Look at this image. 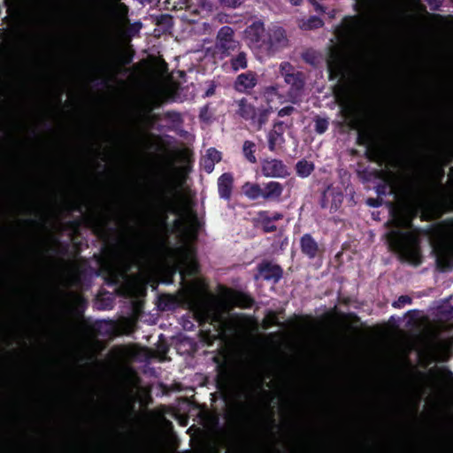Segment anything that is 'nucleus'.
Here are the masks:
<instances>
[{"mask_svg":"<svg viewBox=\"0 0 453 453\" xmlns=\"http://www.w3.org/2000/svg\"><path fill=\"white\" fill-rule=\"evenodd\" d=\"M412 303V298L409 296L403 295L398 297L397 300L394 301L392 306L395 309H401L405 304H411Z\"/></svg>","mask_w":453,"mask_h":453,"instance_id":"72a5a7b5","label":"nucleus"},{"mask_svg":"<svg viewBox=\"0 0 453 453\" xmlns=\"http://www.w3.org/2000/svg\"><path fill=\"white\" fill-rule=\"evenodd\" d=\"M83 205L78 202H73L69 203L68 211L82 212Z\"/></svg>","mask_w":453,"mask_h":453,"instance_id":"a19ab883","label":"nucleus"},{"mask_svg":"<svg viewBox=\"0 0 453 453\" xmlns=\"http://www.w3.org/2000/svg\"><path fill=\"white\" fill-rule=\"evenodd\" d=\"M294 111H295V108L293 106L288 105V106L281 108L278 111V116L281 117V118H283L285 116H289L293 113Z\"/></svg>","mask_w":453,"mask_h":453,"instance_id":"58836bf2","label":"nucleus"},{"mask_svg":"<svg viewBox=\"0 0 453 453\" xmlns=\"http://www.w3.org/2000/svg\"><path fill=\"white\" fill-rule=\"evenodd\" d=\"M95 231L104 242L112 241L114 247L122 248L129 244L128 239L122 233L118 237H113L118 231L115 227L109 226L106 223H97Z\"/></svg>","mask_w":453,"mask_h":453,"instance_id":"9b49d317","label":"nucleus"},{"mask_svg":"<svg viewBox=\"0 0 453 453\" xmlns=\"http://www.w3.org/2000/svg\"><path fill=\"white\" fill-rule=\"evenodd\" d=\"M244 39L252 50L265 56L274 55L288 42L283 27H273L266 30L261 20H255L245 28Z\"/></svg>","mask_w":453,"mask_h":453,"instance_id":"f257e3e1","label":"nucleus"},{"mask_svg":"<svg viewBox=\"0 0 453 453\" xmlns=\"http://www.w3.org/2000/svg\"><path fill=\"white\" fill-rule=\"evenodd\" d=\"M284 129H272L267 134L268 150L272 152L276 150L277 146L285 142Z\"/></svg>","mask_w":453,"mask_h":453,"instance_id":"5701e85b","label":"nucleus"},{"mask_svg":"<svg viewBox=\"0 0 453 453\" xmlns=\"http://www.w3.org/2000/svg\"><path fill=\"white\" fill-rule=\"evenodd\" d=\"M416 163L411 157L399 158L395 167L400 171L388 173V184L391 191L404 199L413 198L421 191L422 177L413 171Z\"/></svg>","mask_w":453,"mask_h":453,"instance_id":"f03ea898","label":"nucleus"},{"mask_svg":"<svg viewBox=\"0 0 453 453\" xmlns=\"http://www.w3.org/2000/svg\"><path fill=\"white\" fill-rule=\"evenodd\" d=\"M199 119L203 123H210L212 119V113L210 111V105L207 104L203 105L199 111Z\"/></svg>","mask_w":453,"mask_h":453,"instance_id":"c756f323","label":"nucleus"},{"mask_svg":"<svg viewBox=\"0 0 453 453\" xmlns=\"http://www.w3.org/2000/svg\"><path fill=\"white\" fill-rule=\"evenodd\" d=\"M386 189H387V185L378 186L377 193L379 195H385L386 194Z\"/></svg>","mask_w":453,"mask_h":453,"instance_id":"8fccbe9b","label":"nucleus"},{"mask_svg":"<svg viewBox=\"0 0 453 453\" xmlns=\"http://www.w3.org/2000/svg\"><path fill=\"white\" fill-rule=\"evenodd\" d=\"M230 299L236 307L241 309H250L255 304V299L250 295L242 291H234Z\"/></svg>","mask_w":453,"mask_h":453,"instance_id":"412c9836","label":"nucleus"},{"mask_svg":"<svg viewBox=\"0 0 453 453\" xmlns=\"http://www.w3.org/2000/svg\"><path fill=\"white\" fill-rule=\"evenodd\" d=\"M314 131L319 134H323L326 132L329 127V119L316 115L313 119Z\"/></svg>","mask_w":453,"mask_h":453,"instance_id":"cd10ccee","label":"nucleus"},{"mask_svg":"<svg viewBox=\"0 0 453 453\" xmlns=\"http://www.w3.org/2000/svg\"><path fill=\"white\" fill-rule=\"evenodd\" d=\"M173 115L179 116V113L173 112Z\"/></svg>","mask_w":453,"mask_h":453,"instance_id":"69168bd1","label":"nucleus"},{"mask_svg":"<svg viewBox=\"0 0 453 453\" xmlns=\"http://www.w3.org/2000/svg\"><path fill=\"white\" fill-rule=\"evenodd\" d=\"M215 91H216V85L214 84V82H211L209 85V87L207 88V89L205 90L203 96L210 97L215 94Z\"/></svg>","mask_w":453,"mask_h":453,"instance_id":"79ce46f5","label":"nucleus"},{"mask_svg":"<svg viewBox=\"0 0 453 453\" xmlns=\"http://www.w3.org/2000/svg\"><path fill=\"white\" fill-rule=\"evenodd\" d=\"M296 174L301 178H306L314 171V164L305 159L299 160L296 165Z\"/></svg>","mask_w":453,"mask_h":453,"instance_id":"393cba45","label":"nucleus"},{"mask_svg":"<svg viewBox=\"0 0 453 453\" xmlns=\"http://www.w3.org/2000/svg\"><path fill=\"white\" fill-rule=\"evenodd\" d=\"M202 165H203L205 172L210 173L213 171L215 163H213L211 160L204 157V158H203Z\"/></svg>","mask_w":453,"mask_h":453,"instance_id":"e433bc0d","label":"nucleus"},{"mask_svg":"<svg viewBox=\"0 0 453 453\" xmlns=\"http://www.w3.org/2000/svg\"><path fill=\"white\" fill-rule=\"evenodd\" d=\"M310 21L315 23L313 25V27H322L323 26V21L320 19H319V18L313 17Z\"/></svg>","mask_w":453,"mask_h":453,"instance_id":"49530a36","label":"nucleus"},{"mask_svg":"<svg viewBox=\"0 0 453 453\" xmlns=\"http://www.w3.org/2000/svg\"><path fill=\"white\" fill-rule=\"evenodd\" d=\"M234 376L232 371L226 366L221 367L216 376L217 389L226 397L233 390Z\"/></svg>","mask_w":453,"mask_h":453,"instance_id":"f3484780","label":"nucleus"},{"mask_svg":"<svg viewBox=\"0 0 453 453\" xmlns=\"http://www.w3.org/2000/svg\"><path fill=\"white\" fill-rule=\"evenodd\" d=\"M269 423H270V426L271 427H274L276 426V422H275V419H274V417H273V414H272L269 418Z\"/></svg>","mask_w":453,"mask_h":453,"instance_id":"603ef678","label":"nucleus"},{"mask_svg":"<svg viewBox=\"0 0 453 453\" xmlns=\"http://www.w3.org/2000/svg\"><path fill=\"white\" fill-rule=\"evenodd\" d=\"M266 323H267V325L265 326V328H268L270 326H280V325L278 316L275 311H270L267 313Z\"/></svg>","mask_w":453,"mask_h":453,"instance_id":"f704fd0d","label":"nucleus"},{"mask_svg":"<svg viewBox=\"0 0 453 453\" xmlns=\"http://www.w3.org/2000/svg\"><path fill=\"white\" fill-rule=\"evenodd\" d=\"M283 121L278 120L274 122L273 129H283Z\"/></svg>","mask_w":453,"mask_h":453,"instance_id":"3c124183","label":"nucleus"},{"mask_svg":"<svg viewBox=\"0 0 453 453\" xmlns=\"http://www.w3.org/2000/svg\"><path fill=\"white\" fill-rule=\"evenodd\" d=\"M138 2L143 5L145 4H157L160 0H138Z\"/></svg>","mask_w":453,"mask_h":453,"instance_id":"de8ad7c7","label":"nucleus"},{"mask_svg":"<svg viewBox=\"0 0 453 453\" xmlns=\"http://www.w3.org/2000/svg\"><path fill=\"white\" fill-rule=\"evenodd\" d=\"M389 248L399 254L402 260L414 265L422 262L420 250L413 242L412 235L408 232L393 230L387 234Z\"/></svg>","mask_w":453,"mask_h":453,"instance_id":"20e7f679","label":"nucleus"},{"mask_svg":"<svg viewBox=\"0 0 453 453\" xmlns=\"http://www.w3.org/2000/svg\"><path fill=\"white\" fill-rule=\"evenodd\" d=\"M350 127H351L352 129H357V123H353Z\"/></svg>","mask_w":453,"mask_h":453,"instance_id":"052dcab7","label":"nucleus"},{"mask_svg":"<svg viewBox=\"0 0 453 453\" xmlns=\"http://www.w3.org/2000/svg\"><path fill=\"white\" fill-rule=\"evenodd\" d=\"M114 1L117 2L114 7L115 13L121 19L127 18L128 14V7L125 4L119 3L120 0Z\"/></svg>","mask_w":453,"mask_h":453,"instance_id":"2f4dec72","label":"nucleus"},{"mask_svg":"<svg viewBox=\"0 0 453 453\" xmlns=\"http://www.w3.org/2000/svg\"><path fill=\"white\" fill-rule=\"evenodd\" d=\"M450 176L453 177V166L450 168Z\"/></svg>","mask_w":453,"mask_h":453,"instance_id":"e2e57ef3","label":"nucleus"},{"mask_svg":"<svg viewBox=\"0 0 453 453\" xmlns=\"http://www.w3.org/2000/svg\"><path fill=\"white\" fill-rule=\"evenodd\" d=\"M302 58L305 63H307L312 66H317V65L319 63L317 53L311 50H308L305 52H303L302 54Z\"/></svg>","mask_w":453,"mask_h":453,"instance_id":"c85d7f7f","label":"nucleus"},{"mask_svg":"<svg viewBox=\"0 0 453 453\" xmlns=\"http://www.w3.org/2000/svg\"><path fill=\"white\" fill-rule=\"evenodd\" d=\"M262 393H263L264 395H269V393H268L267 391H265V389H263V390H262Z\"/></svg>","mask_w":453,"mask_h":453,"instance_id":"680f3d73","label":"nucleus"},{"mask_svg":"<svg viewBox=\"0 0 453 453\" xmlns=\"http://www.w3.org/2000/svg\"><path fill=\"white\" fill-rule=\"evenodd\" d=\"M219 196L221 199L229 201L234 188V176L232 173H224L217 181Z\"/></svg>","mask_w":453,"mask_h":453,"instance_id":"a211bd4d","label":"nucleus"},{"mask_svg":"<svg viewBox=\"0 0 453 453\" xmlns=\"http://www.w3.org/2000/svg\"><path fill=\"white\" fill-rule=\"evenodd\" d=\"M81 220L80 219H73L68 222L69 227L76 228L80 226Z\"/></svg>","mask_w":453,"mask_h":453,"instance_id":"09e8293b","label":"nucleus"},{"mask_svg":"<svg viewBox=\"0 0 453 453\" xmlns=\"http://www.w3.org/2000/svg\"><path fill=\"white\" fill-rule=\"evenodd\" d=\"M107 70L111 71V72L115 71L116 70V65H107Z\"/></svg>","mask_w":453,"mask_h":453,"instance_id":"5fc2aeb1","label":"nucleus"},{"mask_svg":"<svg viewBox=\"0 0 453 453\" xmlns=\"http://www.w3.org/2000/svg\"><path fill=\"white\" fill-rule=\"evenodd\" d=\"M26 222L32 226H44L45 225V219L43 216H40L38 219H28L26 220Z\"/></svg>","mask_w":453,"mask_h":453,"instance_id":"ea45409f","label":"nucleus"},{"mask_svg":"<svg viewBox=\"0 0 453 453\" xmlns=\"http://www.w3.org/2000/svg\"><path fill=\"white\" fill-rule=\"evenodd\" d=\"M270 219L274 221H278L283 219V214L280 212H274L272 216H270Z\"/></svg>","mask_w":453,"mask_h":453,"instance_id":"a18cd8bd","label":"nucleus"},{"mask_svg":"<svg viewBox=\"0 0 453 453\" xmlns=\"http://www.w3.org/2000/svg\"><path fill=\"white\" fill-rule=\"evenodd\" d=\"M237 114L257 131H259L268 122L272 108L269 105L254 106L246 98H242L237 102Z\"/></svg>","mask_w":453,"mask_h":453,"instance_id":"39448f33","label":"nucleus"},{"mask_svg":"<svg viewBox=\"0 0 453 453\" xmlns=\"http://www.w3.org/2000/svg\"><path fill=\"white\" fill-rule=\"evenodd\" d=\"M441 203L446 211H453V195L444 197Z\"/></svg>","mask_w":453,"mask_h":453,"instance_id":"c9c22d12","label":"nucleus"},{"mask_svg":"<svg viewBox=\"0 0 453 453\" xmlns=\"http://www.w3.org/2000/svg\"><path fill=\"white\" fill-rule=\"evenodd\" d=\"M242 48V43L234 38V30L229 26H224L217 33L214 49L220 59L232 56Z\"/></svg>","mask_w":453,"mask_h":453,"instance_id":"6e6552de","label":"nucleus"},{"mask_svg":"<svg viewBox=\"0 0 453 453\" xmlns=\"http://www.w3.org/2000/svg\"><path fill=\"white\" fill-rule=\"evenodd\" d=\"M281 71L284 81L290 86L291 91L300 93L305 84L304 73L301 71H296L289 63L282 64Z\"/></svg>","mask_w":453,"mask_h":453,"instance_id":"9d476101","label":"nucleus"},{"mask_svg":"<svg viewBox=\"0 0 453 453\" xmlns=\"http://www.w3.org/2000/svg\"><path fill=\"white\" fill-rule=\"evenodd\" d=\"M173 273L174 272L169 273L168 275L165 276V278L162 280L163 283L165 284H171L173 283Z\"/></svg>","mask_w":453,"mask_h":453,"instance_id":"c03bdc74","label":"nucleus"},{"mask_svg":"<svg viewBox=\"0 0 453 453\" xmlns=\"http://www.w3.org/2000/svg\"><path fill=\"white\" fill-rule=\"evenodd\" d=\"M222 4L230 8H236L242 4V0H219Z\"/></svg>","mask_w":453,"mask_h":453,"instance_id":"4c0bfd02","label":"nucleus"},{"mask_svg":"<svg viewBox=\"0 0 453 453\" xmlns=\"http://www.w3.org/2000/svg\"><path fill=\"white\" fill-rule=\"evenodd\" d=\"M438 172H439L440 179L441 180L444 177V170H443V168H441V167L439 168Z\"/></svg>","mask_w":453,"mask_h":453,"instance_id":"864d4df0","label":"nucleus"},{"mask_svg":"<svg viewBox=\"0 0 453 453\" xmlns=\"http://www.w3.org/2000/svg\"><path fill=\"white\" fill-rule=\"evenodd\" d=\"M206 158L211 160L213 163H219L222 159V154L215 148H210L206 151Z\"/></svg>","mask_w":453,"mask_h":453,"instance_id":"473e14b6","label":"nucleus"},{"mask_svg":"<svg viewBox=\"0 0 453 453\" xmlns=\"http://www.w3.org/2000/svg\"><path fill=\"white\" fill-rule=\"evenodd\" d=\"M173 115L179 116V113L173 112Z\"/></svg>","mask_w":453,"mask_h":453,"instance_id":"0e129e2a","label":"nucleus"},{"mask_svg":"<svg viewBox=\"0 0 453 453\" xmlns=\"http://www.w3.org/2000/svg\"><path fill=\"white\" fill-rule=\"evenodd\" d=\"M244 196L255 201L263 198L265 201L279 202L282 196L284 187L278 181H269L262 188L258 183L245 182L242 187Z\"/></svg>","mask_w":453,"mask_h":453,"instance_id":"423d86ee","label":"nucleus"},{"mask_svg":"<svg viewBox=\"0 0 453 453\" xmlns=\"http://www.w3.org/2000/svg\"><path fill=\"white\" fill-rule=\"evenodd\" d=\"M257 271L263 280L278 283L283 276V269L280 265L264 260L257 265Z\"/></svg>","mask_w":453,"mask_h":453,"instance_id":"dca6fc26","label":"nucleus"},{"mask_svg":"<svg viewBox=\"0 0 453 453\" xmlns=\"http://www.w3.org/2000/svg\"><path fill=\"white\" fill-rule=\"evenodd\" d=\"M261 173L265 177L285 178L289 173L287 165L280 159L265 158L261 162Z\"/></svg>","mask_w":453,"mask_h":453,"instance_id":"f8f14e48","label":"nucleus"},{"mask_svg":"<svg viewBox=\"0 0 453 453\" xmlns=\"http://www.w3.org/2000/svg\"><path fill=\"white\" fill-rule=\"evenodd\" d=\"M258 83V75L256 72L249 70L237 75L234 81L235 91L243 94H250Z\"/></svg>","mask_w":453,"mask_h":453,"instance_id":"4468645a","label":"nucleus"},{"mask_svg":"<svg viewBox=\"0 0 453 453\" xmlns=\"http://www.w3.org/2000/svg\"><path fill=\"white\" fill-rule=\"evenodd\" d=\"M356 143L366 148L365 157L373 161L376 154L375 135L370 127H365L358 130Z\"/></svg>","mask_w":453,"mask_h":453,"instance_id":"2eb2a0df","label":"nucleus"},{"mask_svg":"<svg viewBox=\"0 0 453 453\" xmlns=\"http://www.w3.org/2000/svg\"><path fill=\"white\" fill-rule=\"evenodd\" d=\"M132 52L121 51L117 55V62L122 65H127L133 61Z\"/></svg>","mask_w":453,"mask_h":453,"instance_id":"7c9ffc66","label":"nucleus"},{"mask_svg":"<svg viewBox=\"0 0 453 453\" xmlns=\"http://www.w3.org/2000/svg\"><path fill=\"white\" fill-rule=\"evenodd\" d=\"M228 58L230 67L234 72L244 70L248 67V54L242 48Z\"/></svg>","mask_w":453,"mask_h":453,"instance_id":"4be33fe9","label":"nucleus"},{"mask_svg":"<svg viewBox=\"0 0 453 453\" xmlns=\"http://www.w3.org/2000/svg\"><path fill=\"white\" fill-rule=\"evenodd\" d=\"M242 154H243V157H245V159L251 163V164H256L257 163V157H256V150H257V146H256V143L252 141H250V140H246L244 141L243 144H242Z\"/></svg>","mask_w":453,"mask_h":453,"instance_id":"b1692460","label":"nucleus"},{"mask_svg":"<svg viewBox=\"0 0 453 453\" xmlns=\"http://www.w3.org/2000/svg\"><path fill=\"white\" fill-rule=\"evenodd\" d=\"M157 207L163 216L164 222L166 221L168 212H174L173 199L168 196L167 191L165 188L160 190L159 201Z\"/></svg>","mask_w":453,"mask_h":453,"instance_id":"aec40b11","label":"nucleus"},{"mask_svg":"<svg viewBox=\"0 0 453 453\" xmlns=\"http://www.w3.org/2000/svg\"><path fill=\"white\" fill-rule=\"evenodd\" d=\"M300 250L302 254L311 260L321 257L324 253L323 246L308 233L300 238Z\"/></svg>","mask_w":453,"mask_h":453,"instance_id":"ddd939ff","label":"nucleus"},{"mask_svg":"<svg viewBox=\"0 0 453 453\" xmlns=\"http://www.w3.org/2000/svg\"><path fill=\"white\" fill-rule=\"evenodd\" d=\"M367 203L372 207H379L381 204L380 200L378 198H369Z\"/></svg>","mask_w":453,"mask_h":453,"instance_id":"37998d69","label":"nucleus"},{"mask_svg":"<svg viewBox=\"0 0 453 453\" xmlns=\"http://www.w3.org/2000/svg\"><path fill=\"white\" fill-rule=\"evenodd\" d=\"M444 229L433 247L436 268L441 273L453 269V218L443 221Z\"/></svg>","mask_w":453,"mask_h":453,"instance_id":"7ed1b4c3","label":"nucleus"},{"mask_svg":"<svg viewBox=\"0 0 453 453\" xmlns=\"http://www.w3.org/2000/svg\"><path fill=\"white\" fill-rule=\"evenodd\" d=\"M290 3L293 4V5H299L300 3H301V0H290Z\"/></svg>","mask_w":453,"mask_h":453,"instance_id":"4d7b16f0","label":"nucleus"},{"mask_svg":"<svg viewBox=\"0 0 453 453\" xmlns=\"http://www.w3.org/2000/svg\"><path fill=\"white\" fill-rule=\"evenodd\" d=\"M232 417L236 419V418H239V412H234L232 414Z\"/></svg>","mask_w":453,"mask_h":453,"instance_id":"bf43d9fd","label":"nucleus"},{"mask_svg":"<svg viewBox=\"0 0 453 453\" xmlns=\"http://www.w3.org/2000/svg\"><path fill=\"white\" fill-rule=\"evenodd\" d=\"M368 21L360 16H348L343 19L342 35L350 40L359 41L367 32Z\"/></svg>","mask_w":453,"mask_h":453,"instance_id":"1a4fd4ad","label":"nucleus"},{"mask_svg":"<svg viewBox=\"0 0 453 453\" xmlns=\"http://www.w3.org/2000/svg\"><path fill=\"white\" fill-rule=\"evenodd\" d=\"M326 67L329 81H337L334 89L335 96H345L348 91L347 85L344 82L347 65L342 54L337 51H332L326 60Z\"/></svg>","mask_w":453,"mask_h":453,"instance_id":"0eeeda50","label":"nucleus"},{"mask_svg":"<svg viewBox=\"0 0 453 453\" xmlns=\"http://www.w3.org/2000/svg\"><path fill=\"white\" fill-rule=\"evenodd\" d=\"M258 217L261 222L262 229L265 233H273L277 230V226L270 219V215L267 211H259Z\"/></svg>","mask_w":453,"mask_h":453,"instance_id":"a878e982","label":"nucleus"},{"mask_svg":"<svg viewBox=\"0 0 453 453\" xmlns=\"http://www.w3.org/2000/svg\"><path fill=\"white\" fill-rule=\"evenodd\" d=\"M157 308L161 311H173L180 305V299L176 295L161 294L157 297Z\"/></svg>","mask_w":453,"mask_h":453,"instance_id":"6ab92c4d","label":"nucleus"},{"mask_svg":"<svg viewBox=\"0 0 453 453\" xmlns=\"http://www.w3.org/2000/svg\"><path fill=\"white\" fill-rule=\"evenodd\" d=\"M67 247H68V245H66L63 250H60V253H61V254H65V253H66V251H67Z\"/></svg>","mask_w":453,"mask_h":453,"instance_id":"13d9d810","label":"nucleus"},{"mask_svg":"<svg viewBox=\"0 0 453 453\" xmlns=\"http://www.w3.org/2000/svg\"><path fill=\"white\" fill-rule=\"evenodd\" d=\"M100 84L104 87L108 86V80L107 79H102Z\"/></svg>","mask_w":453,"mask_h":453,"instance_id":"6e6d98bb","label":"nucleus"},{"mask_svg":"<svg viewBox=\"0 0 453 453\" xmlns=\"http://www.w3.org/2000/svg\"><path fill=\"white\" fill-rule=\"evenodd\" d=\"M109 250L104 246L103 253L95 254L94 257L96 261L97 265L100 267L102 271L109 272L111 268V262L108 256Z\"/></svg>","mask_w":453,"mask_h":453,"instance_id":"bb28decb","label":"nucleus"}]
</instances>
